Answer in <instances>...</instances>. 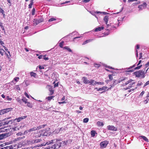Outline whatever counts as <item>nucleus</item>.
I'll return each mask as SVG.
<instances>
[{
	"instance_id": "603ef678",
	"label": "nucleus",
	"mask_w": 149,
	"mask_h": 149,
	"mask_svg": "<svg viewBox=\"0 0 149 149\" xmlns=\"http://www.w3.org/2000/svg\"><path fill=\"white\" fill-rule=\"evenodd\" d=\"M55 81H54L53 83V84H54V88L56 87H57L58 86V83L55 84Z\"/></svg>"
},
{
	"instance_id": "0e129e2a",
	"label": "nucleus",
	"mask_w": 149,
	"mask_h": 149,
	"mask_svg": "<svg viewBox=\"0 0 149 149\" xmlns=\"http://www.w3.org/2000/svg\"><path fill=\"white\" fill-rule=\"evenodd\" d=\"M24 95L28 98H29V95H28V94L26 93L25 92L24 93Z\"/></svg>"
},
{
	"instance_id": "b1692460",
	"label": "nucleus",
	"mask_w": 149,
	"mask_h": 149,
	"mask_svg": "<svg viewBox=\"0 0 149 149\" xmlns=\"http://www.w3.org/2000/svg\"><path fill=\"white\" fill-rule=\"evenodd\" d=\"M95 134H97L95 131L92 130L91 132V134L92 136L94 137L95 136Z\"/></svg>"
},
{
	"instance_id": "9d476101",
	"label": "nucleus",
	"mask_w": 149,
	"mask_h": 149,
	"mask_svg": "<svg viewBox=\"0 0 149 149\" xmlns=\"http://www.w3.org/2000/svg\"><path fill=\"white\" fill-rule=\"evenodd\" d=\"M146 3L145 2H144L143 3V4L139 5L138 6V8H139V10H141L143 9L146 8Z\"/></svg>"
},
{
	"instance_id": "ddd939ff",
	"label": "nucleus",
	"mask_w": 149,
	"mask_h": 149,
	"mask_svg": "<svg viewBox=\"0 0 149 149\" xmlns=\"http://www.w3.org/2000/svg\"><path fill=\"white\" fill-rule=\"evenodd\" d=\"M82 80H83V82L85 84H89L90 81L88 80L87 78L86 77H83L82 78Z\"/></svg>"
},
{
	"instance_id": "49530a36",
	"label": "nucleus",
	"mask_w": 149,
	"mask_h": 149,
	"mask_svg": "<svg viewBox=\"0 0 149 149\" xmlns=\"http://www.w3.org/2000/svg\"><path fill=\"white\" fill-rule=\"evenodd\" d=\"M109 77V79L110 80H111L113 79V75L112 74H109L108 75Z\"/></svg>"
},
{
	"instance_id": "a211bd4d",
	"label": "nucleus",
	"mask_w": 149,
	"mask_h": 149,
	"mask_svg": "<svg viewBox=\"0 0 149 149\" xmlns=\"http://www.w3.org/2000/svg\"><path fill=\"white\" fill-rule=\"evenodd\" d=\"M93 39H90L86 40H85V41H84L83 42V43H82V45H85L86 44L88 43H89V42H91L92 41H93Z\"/></svg>"
},
{
	"instance_id": "a19ab883",
	"label": "nucleus",
	"mask_w": 149,
	"mask_h": 149,
	"mask_svg": "<svg viewBox=\"0 0 149 149\" xmlns=\"http://www.w3.org/2000/svg\"><path fill=\"white\" fill-rule=\"evenodd\" d=\"M135 70H134V69H132V70H127L125 71V72H126L127 73L128 72H132L133 71H134Z\"/></svg>"
},
{
	"instance_id": "f257e3e1",
	"label": "nucleus",
	"mask_w": 149,
	"mask_h": 149,
	"mask_svg": "<svg viewBox=\"0 0 149 149\" xmlns=\"http://www.w3.org/2000/svg\"><path fill=\"white\" fill-rule=\"evenodd\" d=\"M149 68H148L146 70L145 72L144 71L140 70L134 72L133 73L136 76V77H141V78H144L145 77V74L147 72Z\"/></svg>"
},
{
	"instance_id": "4d7b16f0",
	"label": "nucleus",
	"mask_w": 149,
	"mask_h": 149,
	"mask_svg": "<svg viewBox=\"0 0 149 149\" xmlns=\"http://www.w3.org/2000/svg\"><path fill=\"white\" fill-rule=\"evenodd\" d=\"M149 85V80L147 81L145 84L144 86H145L148 85Z\"/></svg>"
},
{
	"instance_id": "338daca9",
	"label": "nucleus",
	"mask_w": 149,
	"mask_h": 149,
	"mask_svg": "<svg viewBox=\"0 0 149 149\" xmlns=\"http://www.w3.org/2000/svg\"><path fill=\"white\" fill-rule=\"evenodd\" d=\"M11 0H7V1L8 2V3L10 4V6L11 4Z\"/></svg>"
},
{
	"instance_id": "20e7f679",
	"label": "nucleus",
	"mask_w": 149,
	"mask_h": 149,
	"mask_svg": "<svg viewBox=\"0 0 149 149\" xmlns=\"http://www.w3.org/2000/svg\"><path fill=\"white\" fill-rule=\"evenodd\" d=\"M13 109L12 108H9L6 109H3L0 111V115L4 114L9 111H11Z\"/></svg>"
},
{
	"instance_id": "4c0bfd02",
	"label": "nucleus",
	"mask_w": 149,
	"mask_h": 149,
	"mask_svg": "<svg viewBox=\"0 0 149 149\" xmlns=\"http://www.w3.org/2000/svg\"><path fill=\"white\" fill-rule=\"evenodd\" d=\"M145 91H143L139 95V97H142L143 95L145 93Z\"/></svg>"
},
{
	"instance_id": "423d86ee",
	"label": "nucleus",
	"mask_w": 149,
	"mask_h": 149,
	"mask_svg": "<svg viewBox=\"0 0 149 149\" xmlns=\"http://www.w3.org/2000/svg\"><path fill=\"white\" fill-rule=\"evenodd\" d=\"M127 79V77H123L120 78L118 81H116V80L114 81V80L113 81V82H114L113 84H114V85H116V84H118L123 81L126 80Z\"/></svg>"
},
{
	"instance_id": "393cba45",
	"label": "nucleus",
	"mask_w": 149,
	"mask_h": 149,
	"mask_svg": "<svg viewBox=\"0 0 149 149\" xmlns=\"http://www.w3.org/2000/svg\"><path fill=\"white\" fill-rule=\"evenodd\" d=\"M33 0H30V3L29 5V8H32V6L33 4Z\"/></svg>"
},
{
	"instance_id": "bf43d9fd",
	"label": "nucleus",
	"mask_w": 149,
	"mask_h": 149,
	"mask_svg": "<svg viewBox=\"0 0 149 149\" xmlns=\"http://www.w3.org/2000/svg\"><path fill=\"white\" fill-rule=\"evenodd\" d=\"M139 59H141L142 58V53L141 52L139 54Z\"/></svg>"
},
{
	"instance_id": "a18cd8bd",
	"label": "nucleus",
	"mask_w": 149,
	"mask_h": 149,
	"mask_svg": "<svg viewBox=\"0 0 149 149\" xmlns=\"http://www.w3.org/2000/svg\"><path fill=\"white\" fill-rule=\"evenodd\" d=\"M35 8H33L32 9V15H34L35 14Z\"/></svg>"
},
{
	"instance_id": "3c124183",
	"label": "nucleus",
	"mask_w": 149,
	"mask_h": 149,
	"mask_svg": "<svg viewBox=\"0 0 149 149\" xmlns=\"http://www.w3.org/2000/svg\"><path fill=\"white\" fill-rule=\"evenodd\" d=\"M0 44L1 45H2L3 47H5L3 46V45L4 44L3 42L2 41L1 39H0Z\"/></svg>"
},
{
	"instance_id": "412c9836",
	"label": "nucleus",
	"mask_w": 149,
	"mask_h": 149,
	"mask_svg": "<svg viewBox=\"0 0 149 149\" xmlns=\"http://www.w3.org/2000/svg\"><path fill=\"white\" fill-rule=\"evenodd\" d=\"M108 19H109V17L107 15L105 16V17H104V21L105 22V24H107L108 23Z\"/></svg>"
},
{
	"instance_id": "680f3d73",
	"label": "nucleus",
	"mask_w": 149,
	"mask_h": 149,
	"mask_svg": "<svg viewBox=\"0 0 149 149\" xmlns=\"http://www.w3.org/2000/svg\"><path fill=\"white\" fill-rule=\"evenodd\" d=\"M5 47V50L7 51L8 53L9 54V55L10 56V52L9 51H8V49H7V48H6V47Z\"/></svg>"
},
{
	"instance_id": "052dcab7",
	"label": "nucleus",
	"mask_w": 149,
	"mask_h": 149,
	"mask_svg": "<svg viewBox=\"0 0 149 149\" xmlns=\"http://www.w3.org/2000/svg\"><path fill=\"white\" fill-rule=\"evenodd\" d=\"M17 79H19V77H15L14 79V80L16 82H17Z\"/></svg>"
},
{
	"instance_id": "de8ad7c7",
	"label": "nucleus",
	"mask_w": 149,
	"mask_h": 149,
	"mask_svg": "<svg viewBox=\"0 0 149 149\" xmlns=\"http://www.w3.org/2000/svg\"><path fill=\"white\" fill-rule=\"evenodd\" d=\"M46 55H43V58L45 60H48L49 59L48 57H46Z\"/></svg>"
},
{
	"instance_id": "c756f323",
	"label": "nucleus",
	"mask_w": 149,
	"mask_h": 149,
	"mask_svg": "<svg viewBox=\"0 0 149 149\" xmlns=\"http://www.w3.org/2000/svg\"><path fill=\"white\" fill-rule=\"evenodd\" d=\"M27 106L30 108H32L33 107V105L31 103L28 102L26 104Z\"/></svg>"
},
{
	"instance_id": "4468645a",
	"label": "nucleus",
	"mask_w": 149,
	"mask_h": 149,
	"mask_svg": "<svg viewBox=\"0 0 149 149\" xmlns=\"http://www.w3.org/2000/svg\"><path fill=\"white\" fill-rule=\"evenodd\" d=\"M107 88V86H103L101 88H96L95 89H96L97 91H101L102 90H104V91Z\"/></svg>"
},
{
	"instance_id": "5fc2aeb1",
	"label": "nucleus",
	"mask_w": 149,
	"mask_h": 149,
	"mask_svg": "<svg viewBox=\"0 0 149 149\" xmlns=\"http://www.w3.org/2000/svg\"><path fill=\"white\" fill-rule=\"evenodd\" d=\"M136 66V65L135 64H134V65H133L132 66H130L127 69V70H129V69H131L132 68H134V67H135V66Z\"/></svg>"
},
{
	"instance_id": "c85d7f7f",
	"label": "nucleus",
	"mask_w": 149,
	"mask_h": 149,
	"mask_svg": "<svg viewBox=\"0 0 149 149\" xmlns=\"http://www.w3.org/2000/svg\"><path fill=\"white\" fill-rule=\"evenodd\" d=\"M30 75L31 77H36V73L33 72H30Z\"/></svg>"
},
{
	"instance_id": "e2e57ef3",
	"label": "nucleus",
	"mask_w": 149,
	"mask_h": 149,
	"mask_svg": "<svg viewBox=\"0 0 149 149\" xmlns=\"http://www.w3.org/2000/svg\"><path fill=\"white\" fill-rule=\"evenodd\" d=\"M90 1V0H83L82 1L83 2L86 3Z\"/></svg>"
},
{
	"instance_id": "09e8293b",
	"label": "nucleus",
	"mask_w": 149,
	"mask_h": 149,
	"mask_svg": "<svg viewBox=\"0 0 149 149\" xmlns=\"http://www.w3.org/2000/svg\"><path fill=\"white\" fill-rule=\"evenodd\" d=\"M100 84V85H104V83L103 82H96V84Z\"/></svg>"
},
{
	"instance_id": "a878e982",
	"label": "nucleus",
	"mask_w": 149,
	"mask_h": 149,
	"mask_svg": "<svg viewBox=\"0 0 149 149\" xmlns=\"http://www.w3.org/2000/svg\"><path fill=\"white\" fill-rule=\"evenodd\" d=\"M139 137H141L144 141L148 142V140L147 138L144 136H140Z\"/></svg>"
},
{
	"instance_id": "dca6fc26",
	"label": "nucleus",
	"mask_w": 149,
	"mask_h": 149,
	"mask_svg": "<svg viewBox=\"0 0 149 149\" xmlns=\"http://www.w3.org/2000/svg\"><path fill=\"white\" fill-rule=\"evenodd\" d=\"M104 29V27L103 26L99 27L97 28H96L94 29V31L95 32H97L98 31H100L102 30H103Z\"/></svg>"
},
{
	"instance_id": "cd10ccee",
	"label": "nucleus",
	"mask_w": 149,
	"mask_h": 149,
	"mask_svg": "<svg viewBox=\"0 0 149 149\" xmlns=\"http://www.w3.org/2000/svg\"><path fill=\"white\" fill-rule=\"evenodd\" d=\"M58 144H54L52 146H50V149H55L56 148V146L58 145Z\"/></svg>"
},
{
	"instance_id": "f03ea898",
	"label": "nucleus",
	"mask_w": 149,
	"mask_h": 149,
	"mask_svg": "<svg viewBox=\"0 0 149 149\" xmlns=\"http://www.w3.org/2000/svg\"><path fill=\"white\" fill-rule=\"evenodd\" d=\"M134 80L132 79H130L125 83H123L122 85L123 86H125L128 84H130V86L126 89H129L133 87L132 85L135 84V82L133 81Z\"/></svg>"
},
{
	"instance_id": "f3484780",
	"label": "nucleus",
	"mask_w": 149,
	"mask_h": 149,
	"mask_svg": "<svg viewBox=\"0 0 149 149\" xmlns=\"http://www.w3.org/2000/svg\"><path fill=\"white\" fill-rule=\"evenodd\" d=\"M50 87L49 88V90L50 92V93L49 94V95H52L54 92V90L53 89V88L51 86H49Z\"/></svg>"
},
{
	"instance_id": "6e6552de",
	"label": "nucleus",
	"mask_w": 149,
	"mask_h": 149,
	"mask_svg": "<svg viewBox=\"0 0 149 149\" xmlns=\"http://www.w3.org/2000/svg\"><path fill=\"white\" fill-rule=\"evenodd\" d=\"M45 126V125H41L39 127H34L33 128L30 129L29 130V132H30L31 131H35L37 130H39L40 128H41L42 127H44Z\"/></svg>"
},
{
	"instance_id": "f8f14e48",
	"label": "nucleus",
	"mask_w": 149,
	"mask_h": 149,
	"mask_svg": "<svg viewBox=\"0 0 149 149\" xmlns=\"http://www.w3.org/2000/svg\"><path fill=\"white\" fill-rule=\"evenodd\" d=\"M27 117V116L19 117L18 118L15 119V120L17 122H19L20 121H21L22 120L26 118Z\"/></svg>"
},
{
	"instance_id": "2eb2a0df",
	"label": "nucleus",
	"mask_w": 149,
	"mask_h": 149,
	"mask_svg": "<svg viewBox=\"0 0 149 149\" xmlns=\"http://www.w3.org/2000/svg\"><path fill=\"white\" fill-rule=\"evenodd\" d=\"M141 62H142V61L141 60H140L139 61L138 64L137 65V66L135 67V68H134V70H139L141 68L142 66V65H139L141 63Z\"/></svg>"
},
{
	"instance_id": "2f4dec72",
	"label": "nucleus",
	"mask_w": 149,
	"mask_h": 149,
	"mask_svg": "<svg viewBox=\"0 0 149 149\" xmlns=\"http://www.w3.org/2000/svg\"><path fill=\"white\" fill-rule=\"evenodd\" d=\"M5 52V51L3 49H0V54L2 56L3 55V54Z\"/></svg>"
},
{
	"instance_id": "7c9ffc66",
	"label": "nucleus",
	"mask_w": 149,
	"mask_h": 149,
	"mask_svg": "<svg viewBox=\"0 0 149 149\" xmlns=\"http://www.w3.org/2000/svg\"><path fill=\"white\" fill-rule=\"evenodd\" d=\"M0 13H1L4 16L5 15L4 11L3 8L0 7Z\"/></svg>"
},
{
	"instance_id": "e433bc0d",
	"label": "nucleus",
	"mask_w": 149,
	"mask_h": 149,
	"mask_svg": "<svg viewBox=\"0 0 149 149\" xmlns=\"http://www.w3.org/2000/svg\"><path fill=\"white\" fill-rule=\"evenodd\" d=\"M111 24H110V25L109 26V24L107 25V27H108L109 26H110L111 27L110 28L111 29H113L114 28H115V29H116V26H114V25H113V26H112V25H111Z\"/></svg>"
},
{
	"instance_id": "6ab92c4d",
	"label": "nucleus",
	"mask_w": 149,
	"mask_h": 149,
	"mask_svg": "<svg viewBox=\"0 0 149 149\" xmlns=\"http://www.w3.org/2000/svg\"><path fill=\"white\" fill-rule=\"evenodd\" d=\"M1 149H14V148L13 145H10L2 148Z\"/></svg>"
},
{
	"instance_id": "1a4fd4ad",
	"label": "nucleus",
	"mask_w": 149,
	"mask_h": 149,
	"mask_svg": "<svg viewBox=\"0 0 149 149\" xmlns=\"http://www.w3.org/2000/svg\"><path fill=\"white\" fill-rule=\"evenodd\" d=\"M107 128L109 130L116 131L117 130L116 128L114 126L109 125L107 126Z\"/></svg>"
},
{
	"instance_id": "9b49d317",
	"label": "nucleus",
	"mask_w": 149,
	"mask_h": 149,
	"mask_svg": "<svg viewBox=\"0 0 149 149\" xmlns=\"http://www.w3.org/2000/svg\"><path fill=\"white\" fill-rule=\"evenodd\" d=\"M11 120H8L7 118H5L3 120V122L1 123L2 124V126L3 125H7L9 124V122Z\"/></svg>"
},
{
	"instance_id": "0eeeda50",
	"label": "nucleus",
	"mask_w": 149,
	"mask_h": 149,
	"mask_svg": "<svg viewBox=\"0 0 149 149\" xmlns=\"http://www.w3.org/2000/svg\"><path fill=\"white\" fill-rule=\"evenodd\" d=\"M44 19L42 17H40L38 19H34L33 22L34 24L37 25L40 23L44 21Z\"/></svg>"
},
{
	"instance_id": "f704fd0d",
	"label": "nucleus",
	"mask_w": 149,
	"mask_h": 149,
	"mask_svg": "<svg viewBox=\"0 0 149 149\" xmlns=\"http://www.w3.org/2000/svg\"><path fill=\"white\" fill-rule=\"evenodd\" d=\"M41 141V140L40 139H36L35 140H33L32 142L34 143H37L40 142Z\"/></svg>"
},
{
	"instance_id": "ea45409f",
	"label": "nucleus",
	"mask_w": 149,
	"mask_h": 149,
	"mask_svg": "<svg viewBox=\"0 0 149 149\" xmlns=\"http://www.w3.org/2000/svg\"><path fill=\"white\" fill-rule=\"evenodd\" d=\"M56 19L54 18H51L50 19H49V20L48 22H49L54 21H55L56 20Z\"/></svg>"
},
{
	"instance_id": "864d4df0",
	"label": "nucleus",
	"mask_w": 149,
	"mask_h": 149,
	"mask_svg": "<svg viewBox=\"0 0 149 149\" xmlns=\"http://www.w3.org/2000/svg\"><path fill=\"white\" fill-rule=\"evenodd\" d=\"M105 67L106 68H107L110 69H114V68H112V67L110 66H108L107 65H105Z\"/></svg>"
},
{
	"instance_id": "aec40b11",
	"label": "nucleus",
	"mask_w": 149,
	"mask_h": 149,
	"mask_svg": "<svg viewBox=\"0 0 149 149\" xmlns=\"http://www.w3.org/2000/svg\"><path fill=\"white\" fill-rule=\"evenodd\" d=\"M72 142V141L70 140H68L66 141H62L63 143V145H65L67 144V143H70Z\"/></svg>"
},
{
	"instance_id": "7ed1b4c3",
	"label": "nucleus",
	"mask_w": 149,
	"mask_h": 149,
	"mask_svg": "<svg viewBox=\"0 0 149 149\" xmlns=\"http://www.w3.org/2000/svg\"><path fill=\"white\" fill-rule=\"evenodd\" d=\"M49 132L47 130H41L39 132L38 136L39 137H43L47 136L48 134L49 135Z\"/></svg>"
},
{
	"instance_id": "774afa93",
	"label": "nucleus",
	"mask_w": 149,
	"mask_h": 149,
	"mask_svg": "<svg viewBox=\"0 0 149 149\" xmlns=\"http://www.w3.org/2000/svg\"><path fill=\"white\" fill-rule=\"evenodd\" d=\"M42 146V144H41V145H37V146H35V147L36 148L37 147H40V146Z\"/></svg>"
},
{
	"instance_id": "6e6d98bb",
	"label": "nucleus",
	"mask_w": 149,
	"mask_h": 149,
	"mask_svg": "<svg viewBox=\"0 0 149 149\" xmlns=\"http://www.w3.org/2000/svg\"><path fill=\"white\" fill-rule=\"evenodd\" d=\"M148 66H149V61L145 64V68H147Z\"/></svg>"
},
{
	"instance_id": "13d9d810",
	"label": "nucleus",
	"mask_w": 149,
	"mask_h": 149,
	"mask_svg": "<svg viewBox=\"0 0 149 149\" xmlns=\"http://www.w3.org/2000/svg\"><path fill=\"white\" fill-rule=\"evenodd\" d=\"M16 135L17 136H21V135H23V134L21 132H20L17 133L16 134Z\"/></svg>"
},
{
	"instance_id": "69168bd1",
	"label": "nucleus",
	"mask_w": 149,
	"mask_h": 149,
	"mask_svg": "<svg viewBox=\"0 0 149 149\" xmlns=\"http://www.w3.org/2000/svg\"><path fill=\"white\" fill-rule=\"evenodd\" d=\"M43 55H40L38 57V58L39 59H41L42 58H43Z\"/></svg>"
},
{
	"instance_id": "8fccbe9b",
	"label": "nucleus",
	"mask_w": 149,
	"mask_h": 149,
	"mask_svg": "<svg viewBox=\"0 0 149 149\" xmlns=\"http://www.w3.org/2000/svg\"><path fill=\"white\" fill-rule=\"evenodd\" d=\"M94 65V66L95 67H97V68H99L100 66V65L97 64H95Z\"/></svg>"
},
{
	"instance_id": "79ce46f5",
	"label": "nucleus",
	"mask_w": 149,
	"mask_h": 149,
	"mask_svg": "<svg viewBox=\"0 0 149 149\" xmlns=\"http://www.w3.org/2000/svg\"><path fill=\"white\" fill-rule=\"evenodd\" d=\"M89 120V119L88 118H86L84 119L83 120V122L85 123H87Z\"/></svg>"
},
{
	"instance_id": "473e14b6",
	"label": "nucleus",
	"mask_w": 149,
	"mask_h": 149,
	"mask_svg": "<svg viewBox=\"0 0 149 149\" xmlns=\"http://www.w3.org/2000/svg\"><path fill=\"white\" fill-rule=\"evenodd\" d=\"M54 96H48L46 98V99H47L48 101L51 100L52 98L54 97Z\"/></svg>"
},
{
	"instance_id": "c9c22d12",
	"label": "nucleus",
	"mask_w": 149,
	"mask_h": 149,
	"mask_svg": "<svg viewBox=\"0 0 149 149\" xmlns=\"http://www.w3.org/2000/svg\"><path fill=\"white\" fill-rule=\"evenodd\" d=\"M64 42L63 41H62L59 43V46L60 47L63 48Z\"/></svg>"
},
{
	"instance_id": "c03bdc74",
	"label": "nucleus",
	"mask_w": 149,
	"mask_h": 149,
	"mask_svg": "<svg viewBox=\"0 0 149 149\" xmlns=\"http://www.w3.org/2000/svg\"><path fill=\"white\" fill-rule=\"evenodd\" d=\"M22 100L23 101V102H24L25 104H26L28 102H27V100L26 98L22 99Z\"/></svg>"
},
{
	"instance_id": "5701e85b",
	"label": "nucleus",
	"mask_w": 149,
	"mask_h": 149,
	"mask_svg": "<svg viewBox=\"0 0 149 149\" xmlns=\"http://www.w3.org/2000/svg\"><path fill=\"white\" fill-rule=\"evenodd\" d=\"M64 49H66L67 51L69 52H72V50L68 46H65L63 47Z\"/></svg>"
},
{
	"instance_id": "39448f33",
	"label": "nucleus",
	"mask_w": 149,
	"mask_h": 149,
	"mask_svg": "<svg viewBox=\"0 0 149 149\" xmlns=\"http://www.w3.org/2000/svg\"><path fill=\"white\" fill-rule=\"evenodd\" d=\"M109 143V141L105 140L101 142L100 143V145L102 148H105L107 147Z\"/></svg>"
},
{
	"instance_id": "72a5a7b5",
	"label": "nucleus",
	"mask_w": 149,
	"mask_h": 149,
	"mask_svg": "<svg viewBox=\"0 0 149 149\" xmlns=\"http://www.w3.org/2000/svg\"><path fill=\"white\" fill-rule=\"evenodd\" d=\"M5 136V134H0V140L3 139L4 138Z\"/></svg>"
},
{
	"instance_id": "58836bf2",
	"label": "nucleus",
	"mask_w": 149,
	"mask_h": 149,
	"mask_svg": "<svg viewBox=\"0 0 149 149\" xmlns=\"http://www.w3.org/2000/svg\"><path fill=\"white\" fill-rule=\"evenodd\" d=\"M24 136H23V137H19L15 139L14 141H17L20 140L21 139L24 138Z\"/></svg>"
},
{
	"instance_id": "37998d69",
	"label": "nucleus",
	"mask_w": 149,
	"mask_h": 149,
	"mask_svg": "<svg viewBox=\"0 0 149 149\" xmlns=\"http://www.w3.org/2000/svg\"><path fill=\"white\" fill-rule=\"evenodd\" d=\"M146 99L144 101V102L145 104H147L148 102V101H149V98L146 97Z\"/></svg>"
},
{
	"instance_id": "bb28decb",
	"label": "nucleus",
	"mask_w": 149,
	"mask_h": 149,
	"mask_svg": "<svg viewBox=\"0 0 149 149\" xmlns=\"http://www.w3.org/2000/svg\"><path fill=\"white\" fill-rule=\"evenodd\" d=\"M97 125L98 126H103L104 125V124L102 122H101L100 121H98L97 122Z\"/></svg>"
},
{
	"instance_id": "4be33fe9",
	"label": "nucleus",
	"mask_w": 149,
	"mask_h": 149,
	"mask_svg": "<svg viewBox=\"0 0 149 149\" xmlns=\"http://www.w3.org/2000/svg\"><path fill=\"white\" fill-rule=\"evenodd\" d=\"M89 84L90 85H95L96 84V81H95L91 79L90 81Z\"/></svg>"
}]
</instances>
